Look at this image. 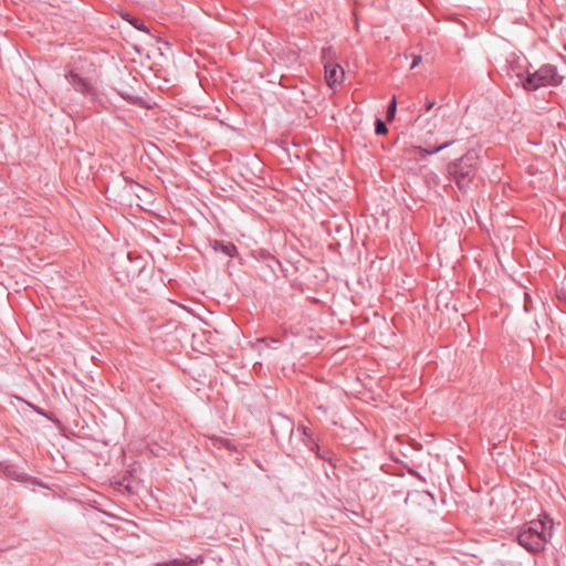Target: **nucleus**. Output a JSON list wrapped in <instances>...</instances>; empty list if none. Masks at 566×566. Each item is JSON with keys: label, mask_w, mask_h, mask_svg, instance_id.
<instances>
[{"label": "nucleus", "mask_w": 566, "mask_h": 566, "mask_svg": "<svg viewBox=\"0 0 566 566\" xmlns=\"http://www.w3.org/2000/svg\"><path fill=\"white\" fill-rule=\"evenodd\" d=\"M553 521L543 514L538 518L526 523L517 534L518 544L530 553L544 551L552 537Z\"/></svg>", "instance_id": "obj_1"}, {"label": "nucleus", "mask_w": 566, "mask_h": 566, "mask_svg": "<svg viewBox=\"0 0 566 566\" xmlns=\"http://www.w3.org/2000/svg\"><path fill=\"white\" fill-rule=\"evenodd\" d=\"M480 156L474 150L467 151L461 158L448 165V174L461 191H465L475 178Z\"/></svg>", "instance_id": "obj_2"}, {"label": "nucleus", "mask_w": 566, "mask_h": 566, "mask_svg": "<svg viewBox=\"0 0 566 566\" xmlns=\"http://www.w3.org/2000/svg\"><path fill=\"white\" fill-rule=\"evenodd\" d=\"M563 76L557 72L556 66L552 64H544L533 73L527 72V75L522 80L523 88L526 91H536L539 87L557 86L562 83Z\"/></svg>", "instance_id": "obj_3"}, {"label": "nucleus", "mask_w": 566, "mask_h": 566, "mask_svg": "<svg viewBox=\"0 0 566 566\" xmlns=\"http://www.w3.org/2000/svg\"><path fill=\"white\" fill-rule=\"evenodd\" d=\"M325 78L327 84L333 87L334 85L342 83L344 78V70L339 64L327 62L325 64Z\"/></svg>", "instance_id": "obj_4"}, {"label": "nucleus", "mask_w": 566, "mask_h": 566, "mask_svg": "<svg viewBox=\"0 0 566 566\" xmlns=\"http://www.w3.org/2000/svg\"><path fill=\"white\" fill-rule=\"evenodd\" d=\"M66 81L74 87L75 91L82 94H88L92 90L91 84L75 72H70L65 75Z\"/></svg>", "instance_id": "obj_5"}, {"label": "nucleus", "mask_w": 566, "mask_h": 566, "mask_svg": "<svg viewBox=\"0 0 566 566\" xmlns=\"http://www.w3.org/2000/svg\"><path fill=\"white\" fill-rule=\"evenodd\" d=\"M201 564H203V557L199 555L196 558H175L168 562L157 563L155 566H200Z\"/></svg>", "instance_id": "obj_6"}, {"label": "nucleus", "mask_w": 566, "mask_h": 566, "mask_svg": "<svg viewBox=\"0 0 566 566\" xmlns=\"http://www.w3.org/2000/svg\"><path fill=\"white\" fill-rule=\"evenodd\" d=\"M211 247L216 252L229 258H233L237 253V247L232 242L214 240Z\"/></svg>", "instance_id": "obj_7"}, {"label": "nucleus", "mask_w": 566, "mask_h": 566, "mask_svg": "<svg viewBox=\"0 0 566 566\" xmlns=\"http://www.w3.org/2000/svg\"><path fill=\"white\" fill-rule=\"evenodd\" d=\"M3 474L6 478L12 479L15 481H24L25 480V474L18 472L13 465H6L3 468Z\"/></svg>", "instance_id": "obj_8"}, {"label": "nucleus", "mask_w": 566, "mask_h": 566, "mask_svg": "<svg viewBox=\"0 0 566 566\" xmlns=\"http://www.w3.org/2000/svg\"><path fill=\"white\" fill-rule=\"evenodd\" d=\"M453 143H454V140H448V142L442 143L440 146L433 147V148H421L420 147L419 148L420 156L437 154V153L441 151L442 149H446Z\"/></svg>", "instance_id": "obj_9"}, {"label": "nucleus", "mask_w": 566, "mask_h": 566, "mask_svg": "<svg viewBox=\"0 0 566 566\" xmlns=\"http://www.w3.org/2000/svg\"><path fill=\"white\" fill-rule=\"evenodd\" d=\"M123 18L128 21L133 27H135L137 30L139 31H144V32H148V29L147 27L145 25L144 21L138 19V18H135V17H132L130 14L126 13L123 15Z\"/></svg>", "instance_id": "obj_10"}, {"label": "nucleus", "mask_w": 566, "mask_h": 566, "mask_svg": "<svg viewBox=\"0 0 566 566\" xmlns=\"http://www.w3.org/2000/svg\"><path fill=\"white\" fill-rule=\"evenodd\" d=\"M396 111H397V101H396V97L394 96L388 105V108H387V114H386L387 120L390 122L395 118Z\"/></svg>", "instance_id": "obj_11"}, {"label": "nucleus", "mask_w": 566, "mask_h": 566, "mask_svg": "<svg viewBox=\"0 0 566 566\" xmlns=\"http://www.w3.org/2000/svg\"><path fill=\"white\" fill-rule=\"evenodd\" d=\"M388 132L386 124L382 119L377 118L375 122V133L377 135H384Z\"/></svg>", "instance_id": "obj_12"}, {"label": "nucleus", "mask_w": 566, "mask_h": 566, "mask_svg": "<svg viewBox=\"0 0 566 566\" xmlns=\"http://www.w3.org/2000/svg\"><path fill=\"white\" fill-rule=\"evenodd\" d=\"M554 418L558 421H566V410H556L554 413Z\"/></svg>", "instance_id": "obj_13"}, {"label": "nucleus", "mask_w": 566, "mask_h": 566, "mask_svg": "<svg viewBox=\"0 0 566 566\" xmlns=\"http://www.w3.org/2000/svg\"><path fill=\"white\" fill-rule=\"evenodd\" d=\"M421 60H422L421 55H413L410 69H415L416 66H418L420 64Z\"/></svg>", "instance_id": "obj_14"}, {"label": "nucleus", "mask_w": 566, "mask_h": 566, "mask_svg": "<svg viewBox=\"0 0 566 566\" xmlns=\"http://www.w3.org/2000/svg\"><path fill=\"white\" fill-rule=\"evenodd\" d=\"M433 106H434V102L433 101H427V103L424 105L427 112L431 111V108Z\"/></svg>", "instance_id": "obj_15"}]
</instances>
